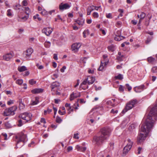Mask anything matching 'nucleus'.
Returning <instances> with one entry per match:
<instances>
[{"mask_svg":"<svg viewBox=\"0 0 157 157\" xmlns=\"http://www.w3.org/2000/svg\"><path fill=\"white\" fill-rule=\"evenodd\" d=\"M157 117V104H156L150 111L148 116L144 124L141 125L140 132L137 138V143L140 144L146 139L148 133L153 128Z\"/></svg>","mask_w":157,"mask_h":157,"instance_id":"f257e3e1","label":"nucleus"},{"mask_svg":"<svg viewBox=\"0 0 157 157\" xmlns=\"http://www.w3.org/2000/svg\"><path fill=\"white\" fill-rule=\"evenodd\" d=\"M111 132L109 128H103L100 130L101 135L100 136H95L93 137V142L98 145L102 144L109 137Z\"/></svg>","mask_w":157,"mask_h":157,"instance_id":"f03ea898","label":"nucleus"},{"mask_svg":"<svg viewBox=\"0 0 157 157\" xmlns=\"http://www.w3.org/2000/svg\"><path fill=\"white\" fill-rule=\"evenodd\" d=\"M137 103V101L136 99L131 100L127 103L125 108L122 110V113H124L128 110L132 109L134 106V105Z\"/></svg>","mask_w":157,"mask_h":157,"instance_id":"7ed1b4c3","label":"nucleus"},{"mask_svg":"<svg viewBox=\"0 0 157 157\" xmlns=\"http://www.w3.org/2000/svg\"><path fill=\"white\" fill-rule=\"evenodd\" d=\"M17 109V107L15 106L6 109L4 112V115L5 116L13 115L15 114L14 111L16 110Z\"/></svg>","mask_w":157,"mask_h":157,"instance_id":"20e7f679","label":"nucleus"},{"mask_svg":"<svg viewBox=\"0 0 157 157\" xmlns=\"http://www.w3.org/2000/svg\"><path fill=\"white\" fill-rule=\"evenodd\" d=\"M128 143L127 145L124 147L123 149V155H126L128 152V151L131 149L132 145L133 144V142L131 140L129 139L127 140Z\"/></svg>","mask_w":157,"mask_h":157,"instance_id":"39448f33","label":"nucleus"},{"mask_svg":"<svg viewBox=\"0 0 157 157\" xmlns=\"http://www.w3.org/2000/svg\"><path fill=\"white\" fill-rule=\"evenodd\" d=\"M15 138L16 139H18V140L17 141V143L18 144L20 142H24L26 138V136L23 133H19L16 136Z\"/></svg>","mask_w":157,"mask_h":157,"instance_id":"423d86ee","label":"nucleus"},{"mask_svg":"<svg viewBox=\"0 0 157 157\" xmlns=\"http://www.w3.org/2000/svg\"><path fill=\"white\" fill-rule=\"evenodd\" d=\"M52 29H50V28H44L42 30V32L45 34L47 36H49L52 33Z\"/></svg>","mask_w":157,"mask_h":157,"instance_id":"0eeeda50","label":"nucleus"},{"mask_svg":"<svg viewBox=\"0 0 157 157\" xmlns=\"http://www.w3.org/2000/svg\"><path fill=\"white\" fill-rule=\"evenodd\" d=\"M81 46V45L80 43H76L73 44L71 46L72 50L75 52L77 51Z\"/></svg>","mask_w":157,"mask_h":157,"instance_id":"6e6552de","label":"nucleus"},{"mask_svg":"<svg viewBox=\"0 0 157 157\" xmlns=\"http://www.w3.org/2000/svg\"><path fill=\"white\" fill-rule=\"evenodd\" d=\"M71 6L67 3L63 4L62 3L60 4L59 6V9L61 10H63L64 9H67L70 8Z\"/></svg>","mask_w":157,"mask_h":157,"instance_id":"1a4fd4ad","label":"nucleus"},{"mask_svg":"<svg viewBox=\"0 0 157 157\" xmlns=\"http://www.w3.org/2000/svg\"><path fill=\"white\" fill-rule=\"evenodd\" d=\"M80 93H75V94L73 93L70 95V101H71L74 100V98L80 97Z\"/></svg>","mask_w":157,"mask_h":157,"instance_id":"9d476101","label":"nucleus"},{"mask_svg":"<svg viewBox=\"0 0 157 157\" xmlns=\"http://www.w3.org/2000/svg\"><path fill=\"white\" fill-rule=\"evenodd\" d=\"M43 89L42 88H35L31 90V92L33 94H37L42 93Z\"/></svg>","mask_w":157,"mask_h":157,"instance_id":"9b49d317","label":"nucleus"},{"mask_svg":"<svg viewBox=\"0 0 157 157\" xmlns=\"http://www.w3.org/2000/svg\"><path fill=\"white\" fill-rule=\"evenodd\" d=\"M60 83L57 82H53L51 85V87L52 89V91H53L55 88L58 87L60 86Z\"/></svg>","mask_w":157,"mask_h":157,"instance_id":"f8f14e48","label":"nucleus"},{"mask_svg":"<svg viewBox=\"0 0 157 157\" xmlns=\"http://www.w3.org/2000/svg\"><path fill=\"white\" fill-rule=\"evenodd\" d=\"M13 57V56L10 53H7L3 56V59L7 61H9Z\"/></svg>","mask_w":157,"mask_h":157,"instance_id":"ddd939ff","label":"nucleus"},{"mask_svg":"<svg viewBox=\"0 0 157 157\" xmlns=\"http://www.w3.org/2000/svg\"><path fill=\"white\" fill-rule=\"evenodd\" d=\"M95 80V78L93 77L89 76L87 78V82L89 85L92 84Z\"/></svg>","mask_w":157,"mask_h":157,"instance_id":"4468645a","label":"nucleus"},{"mask_svg":"<svg viewBox=\"0 0 157 157\" xmlns=\"http://www.w3.org/2000/svg\"><path fill=\"white\" fill-rule=\"evenodd\" d=\"M33 52V50L31 48H28L26 51V54H25V57L26 58H29L32 54Z\"/></svg>","mask_w":157,"mask_h":157,"instance_id":"2eb2a0df","label":"nucleus"},{"mask_svg":"<svg viewBox=\"0 0 157 157\" xmlns=\"http://www.w3.org/2000/svg\"><path fill=\"white\" fill-rule=\"evenodd\" d=\"M85 20L81 18H79L75 22L80 25H82L84 24Z\"/></svg>","mask_w":157,"mask_h":157,"instance_id":"dca6fc26","label":"nucleus"},{"mask_svg":"<svg viewBox=\"0 0 157 157\" xmlns=\"http://www.w3.org/2000/svg\"><path fill=\"white\" fill-rule=\"evenodd\" d=\"M32 114L31 113H27L26 116L25 117V120L26 121L25 122V123L29 121H30L32 118Z\"/></svg>","mask_w":157,"mask_h":157,"instance_id":"f3484780","label":"nucleus"},{"mask_svg":"<svg viewBox=\"0 0 157 157\" xmlns=\"http://www.w3.org/2000/svg\"><path fill=\"white\" fill-rule=\"evenodd\" d=\"M94 6H92L88 8L87 9V15H90L91 12L94 10Z\"/></svg>","mask_w":157,"mask_h":157,"instance_id":"a211bd4d","label":"nucleus"},{"mask_svg":"<svg viewBox=\"0 0 157 157\" xmlns=\"http://www.w3.org/2000/svg\"><path fill=\"white\" fill-rule=\"evenodd\" d=\"M17 70L19 72H21L27 70V69L25 66H22L18 67Z\"/></svg>","mask_w":157,"mask_h":157,"instance_id":"6ab92c4d","label":"nucleus"},{"mask_svg":"<svg viewBox=\"0 0 157 157\" xmlns=\"http://www.w3.org/2000/svg\"><path fill=\"white\" fill-rule=\"evenodd\" d=\"M125 38V37L122 36H116L114 37V40L117 41H120Z\"/></svg>","mask_w":157,"mask_h":157,"instance_id":"aec40b11","label":"nucleus"},{"mask_svg":"<svg viewBox=\"0 0 157 157\" xmlns=\"http://www.w3.org/2000/svg\"><path fill=\"white\" fill-rule=\"evenodd\" d=\"M147 60L149 63L152 64H153L154 62L155 61V59L152 57H148L147 58Z\"/></svg>","mask_w":157,"mask_h":157,"instance_id":"412c9836","label":"nucleus"},{"mask_svg":"<svg viewBox=\"0 0 157 157\" xmlns=\"http://www.w3.org/2000/svg\"><path fill=\"white\" fill-rule=\"evenodd\" d=\"M83 37L84 38H86V35H88L90 34V32L89 30L87 29L84 30L83 33Z\"/></svg>","mask_w":157,"mask_h":157,"instance_id":"4be33fe9","label":"nucleus"},{"mask_svg":"<svg viewBox=\"0 0 157 157\" xmlns=\"http://www.w3.org/2000/svg\"><path fill=\"white\" fill-rule=\"evenodd\" d=\"M115 78L116 79L121 80L123 78V77L122 75L121 74H119L117 76H115Z\"/></svg>","mask_w":157,"mask_h":157,"instance_id":"5701e85b","label":"nucleus"},{"mask_svg":"<svg viewBox=\"0 0 157 157\" xmlns=\"http://www.w3.org/2000/svg\"><path fill=\"white\" fill-rule=\"evenodd\" d=\"M108 48L109 51L113 52L115 50V46L112 45L108 47Z\"/></svg>","mask_w":157,"mask_h":157,"instance_id":"b1692460","label":"nucleus"},{"mask_svg":"<svg viewBox=\"0 0 157 157\" xmlns=\"http://www.w3.org/2000/svg\"><path fill=\"white\" fill-rule=\"evenodd\" d=\"M152 38L153 37L151 36H148L147 40L145 41L146 44H148L151 41Z\"/></svg>","mask_w":157,"mask_h":157,"instance_id":"393cba45","label":"nucleus"},{"mask_svg":"<svg viewBox=\"0 0 157 157\" xmlns=\"http://www.w3.org/2000/svg\"><path fill=\"white\" fill-rule=\"evenodd\" d=\"M27 113H23L21 114L19 116V117L20 118H21L23 120H25V117L26 116Z\"/></svg>","mask_w":157,"mask_h":157,"instance_id":"a878e982","label":"nucleus"},{"mask_svg":"<svg viewBox=\"0 0 157 157\" xmlns=\"http://www.w3.org/2000/svg\"><path fill=\"white\" fill-rule=\"evenodd\" d=\"M25 123V122H22L21 120L20 119L18 121V124H17V125L19 127H21Z\"/></svg>","mask_w":157,"mask_h":157,"instance_id":"bb28decb","label":"nucleus"},{"mask_svg":"<svg viewBox=\"0 0 157 157\" xmlns=\"http://www.w3.org/2000/svg\"><path fill=\"white\" fill-rule=\"evenodd\" d=\"M45 47L47 48L50 47L51 45V43L50 42H45L44 44Z\"/></svg>","mask_w":157,"mask_h":157,"instance_id":"cd10ccee","label":"nucleus"},{"mask_svg":"<svg viewBox=\"0 0 157 157\" xmlns=\"http://www.w3.org/2000/svg\"><path fill=\"white\" fill-rule=\"evenodd\" d=\"M5 126L7 128H9L12 127L11 125L8 122L5 123Z\"/></svg>","mask_w":157,"mask_h":157,"instance_id":"c85d7f7f","label":"nucleus"},{"mask_svg":"<svg viewBox=\"0 0 157 157\" xmlns=\"http://www.w3.org/2000/svg\"><path fill=\"white\" fill-rule=\"evenodd\" d=\"M7 15L9 17H11L13 14L11 12V9H9L7 11Z\"/></svg>","mask_w":157,"mask_h":157,"instance_id":"c756f323","label":"nucleus"},{"mask_svg":"<svg viewBox=\"0 0 157 157\" xmlns=\"http://www.w3.org/2000/svg\"><path fill=\"white\" fill-rule=\"evenodd\" d=\"M23 82V80L21 79H18L16 81V83L17 84L19 85H21Z\"/></svg>","mask_w":157,"mask_h":157,"instance_id":"7c9ffc66","label":"nucleus"},{"mask_svg":"<svg viewBox=\"0 0 157 157\" xmlns=\"http://www.w3.org/2000/svg\"><path fill=\"white\" fill-rule=\"evenodd\" d=\"M62 121V120L60 117L58 116H57L56 119V122L58 123H61Z\"/></svg>","mask_w":157,"mask_h":157,"instance_id":"2f4dec72","label":"nucleus"},{"mask_svg":"<svg viewBox=\"0 0 157 157\" xmlns=\"http://www.w3.org/2000/svg\"><path fill=\"white\" fill-rule=\"evenodd\" d=\"M29 82L30 84L33 85L36 83V81L34 80V79H32L29 81Z\"/></svg>","mask_w":157,"mask_h":157,"instance_id":"473e14b6","label":"nucleus"},{"mask_svg":"<svg viewBox=\"0 0 157 157\" xmlns=\"http://www.w3.org/2000/svg\"><path fill=\"white\" fill-rule=\"evenodd\" d=\"M124 86H123L121 85H120L119 88V90L121 92H123L124 91Z\"/></svg>","mask_w":157,"mask_h":157,"instance_id":"72a5a7b5","label":"nucleus"},{"mask_svg":"<svg viewBox=\"0 0 157 157\" xmlns=\"http://www.w3.org/2000/svg\"><path fill=\"white\" fill-rule=\"evenodd\" d=\"M103 63H102V61H101V63L100 67L98 69V70L99 71H101L103 69Z\"/></svg>","mask_w":157,"mask_h":157,"instance_id":"f704fd0d","label":"nucleus"},{"mask_svg":"<svg viewBox=\"0 0 157 157\" xmlns=\"http://www.w3.org/2000/svg\"><path fill=\"white\" fill-rule=\"evenodd\" d=\"M157 67L155 66L153 67L151 69V71L153 73H155L157 72Z\"/></svg>","mask_w":157,"mask_h":157,"instance_id":"c9c22d12","label":"nucleus"},{"mask_svg":"<svg viewBox=\"0 0 157 157\" xmlns=\"http://www.w3.org/2000/svg\"><path fill=\"white\" fill-rule=\"evenodd\" d=\"M35 101H33L32 103V105H34L37 104L38 102V101L37 100V97L35 98Z\"/></svg>","mask_w":157,"mask_h":157,"instance_id":"e433bc0d","label":"nucleus"},{"mask_svg":"<svg viewBox=\"0 0 157 157\" xmlns=\"http://www.w3.org/2000/svg\"><path fill=\"white\" fill-rule=\"evenodd\" d=\"M118 12L120 13L119 16L120 17H122L123 16L122 13L124 12L123 10L119 9L118 10Z\"/></svg>","mask_w":157,"mask_h":157,"instance_id":"4c0bfd02","label":"nucleus"},{"mask_svg":"<svg viewBox=\"0 0 157 157\" xmlns=\"http://www.w3.org/2000/svg\"><path fill=\"white\" fill-rule=\"evenodd\" d=\"M41 13L43 15H47L48 14V13L45 10H43L41 12Z\"/></svg>","mask_w":157,"mask_h":157,"instance_id":"58836bf2","label":"nucleus"},{"mask_svg":"<svg viewBox=\"0 0 157 157\" xmlns=\"http://www.w3.org/2000/svg\"><path fill=\"white\" fill-rule=\"evenodd\" d=\"M93 16L95 18L98 17L99 15L98 13L97 12H94L93 14Z\"/></svg>","mask_w":157,"mask_h":157,"instance_id":"ea45409f","label":"nucleus"},{"mask_svg":"<svg viewBox=\"0 0 157 157\" xmlns=\"http://www.w3.org/2000/svg\"><path fill=\"white\" fill-rule=\"evenodd\" d=\"M145 14L144 13L142 12L141 14L140 15V18L143 19L145 17Z\"/></svg>","mask_w":157,"mask_h":157,"instance_id":"a19ab883","label":"nucleus"},{"mask_svg":"<svg viewBox=\"0 0 157 157\" xmlns=\"http://www.w3.org/2000/svg\"><path fill=\"white\" fill-rule=\"evenodd\" d=\"M25 107V105L22 103L20 102L19 103V108L20 109H22Z\"/></svg>","mask_w":157,"mask_h":157,"instance_id":"79ce46f5","label":"nucleus"},{"mask_svg":"<svg viewBox=\"0 0 157 157\" xmlns=\"http://www.w3.org/2000/svg\"><path fill=\"white\" fill-rule=\"evenodd\" d=\"M136 128V126L134 124H131L129 127V129H134Z\"/></svg>","mask_w":157,"mask_h":157,"instance_id":"37998d69","label":"nucleus"},{"mask_svg":"<svg viewBox=\"0 0 157 157\" xmlns=\"http://www.w3.org/2000/svg\"><path fill=\"white\" fill-rule=\"evenodd\" d=\"M137 89L138 90H143V88L144 87V86L143 85H141L140 86H137Z\"/></svg>","mask_w":157,"mask_h":157,"instance_id":"c03bdc74","label":"nucleus"},{"mask_svg":"<svg viewBox=\"0 0 157 157\" xmlns=\"http://www.w3.org/2000/svg\"><path fill=\"white\" fill-rule=\"evenodd\" d=\"M125 86L127 87L128 91H130L132 89V87L130 86L128 84H126Z\"/></svg>","mask_w":157,"mask_h":157,"instance_id":"a18cd8bd","label":"nucleus"},{"mask_svg":"<svg viewBox=\"0 0 157 157\" xmlns=\"http://www.w3.org/2000/svg\"><path fill=\"white\" fill-rule=\"evenodd\" d=\"M87 82V78L85 79L84 80L82 83L80 85V87L81 86H82V85H86Z\"/></svg>","mask_w":157,"mask_h":157,"instance_id":"49530a36","label":"nucleus"},{"mask_svg":"<svg viewBox=\"0 0 157 157\" xmlns=\"http://www.w3.org/2000/svg\"><path fill=\"white\" fill-rule=\"evenodd\" d=\"M106 17L108 18L111 19L112 18V14L111 13L107 14L106 15Z\"/></svg>","mask_w":157,"mask_h":157,"instance_id":"de8ad7c7","label":"nucleus"},{"mask_svg":"<svg viewBox=\"0 0 157 157\" xmlns=\"http://www.w3.org/2000/svg\"><path fill=\"white\" fill-rule=\"evenodd\" d=\"M36 66L39 69H41L43 68L44 66L42 65H39V64L38 63H37L36 64Z\"/></svg>","mask_w":157,"mask_h":157,"instance_id":"09e8293b","label":"nucleus"},{"mask_svg":"<svg viewBox=\"0 0 157 157\" xmlns=\"http://www.w3.org/2000/svg\"><path fill=\"white\" fill-rule=\"evenodd\" d=\"M124 56L123 55L121 56H118L117 57V59L119 61H121L122 60V58Z\"/></svg>","mask_w":157,"mask_h":157,"instance_id":"8fccbe9b","label":"nucleus"},{"mask_svg":"<svg viewBox=\"0 0 157 157\" xmlns=\"http://www.w3.org/2000/svg\"><path fill=\"white\" fill-rule=\"evenodd\" d=\"M134 90L136 93H140V92L141 90H138L137 86L135 87L134 88Z\"/></svg>","mask_w":157,"mask_h":157,"instance_id":"3c124183","label":"nucleus"},{"mask_svg":"<svg viewBox=\"0 0 157 157\" xmlns=\"http://www.w3.org/2000/svg\"><path fill=\"white\" fill-rule=\"evenodd\" d=\"M111 113L113 114L117 113H118V110H115L113 109H112L111 111Z\"/></svg>","mask_w":157,"mask_h":157,"instance_id":"603ef678","label":"nucleus"},{"mask_svg":"<svg viewBox=\"0 0 157 157\" xmlns=\"http://www.w3.org/2000/svg\"><path fill=\"white\" fill-rule=\"evenodd\" d=\"M78 133H76V134H74V136L73 137L75 139H78L79 138V137L78 136Z\"/></svg>","mask_w":157,"mask_h":157,"instance_id":"864d4df0","label":"nucleus"},{"mask_svg":"<svg viewBox=\"0 0 157 157\" xmlns=\"http://www.w3.org/2000/svg\"><path fill=\"white\" fill-rule=\"evenodd\" d=\"M22 4L24 6H26L28 4L27 0H24L22 1Z\"/></svg>","mask_w":157,"mask_h":157,"instance_id":"5fc2aeb1","label":"nucleus"},{"mask_svg":"<svg viewBox=\"0 0 157 157\" xmlns=\"http://www.w3.org/2000/svg\"><path fill=\"white\" fill-rule=\"evenodd\" d=\"M121 31L119 30H118L117 32L116 33V36H121Z\"/></svg>","mask_w":157,"mask_h":157,"instance_id":"6e6d98bb","label":"nucleus"},{"mask_svg":"<svg viewBox=\"0 0 157 157\" xmlns=\"http://www.w3.org/2000/svg\"><path fill=\"white\" fill-rule=\"evenodd\" d=\"M68 111H69V113H71V112H70V111H71L72 112L73 111H74V109L73 108H71V106H70L69 107L68 109Z\"/></svg>","mask_w":157,"mask_h":157,"instance_id":"4d7b16f0","label":"nucleus"},{"mask_svg":"<svg viewBox=\"0 0 157 157\" xmlns=\"http://www.w3.org/2000/svg\"><path fill=\"white\" fill-rule=\"evenodd\" d=\"M66 67L63 66L62 68L60 69V71L62 72H63L64 71V70L66 69Z\"/></svg>","mask_w":157,"mask_h":157,"instance_id":"13d9d810","label":"nucleus"},{"mask_svg":"<svg viewBox=\"0 0 157 157\" xmlns=\"http://www.w3.org/2000/svg\"><path fill=\"white\" fill-rule=\"evenodd\" d=\"M2 135L5 137V138H4L5 140H7V135L6 133H2Z\"/></svg>","mask_w":157,"mask_h":157,"instance_id":"bf43d9fd","label":"nucleus"},{"mask_svg":"<svg viewBox=\"0 0 157 157\" xmlns=\"http://www.w3.org/2000/svg\"><path fill=\"white\" fill-rule=\"evenodd\" d=\"M29 9L28 7L25 8V13L27 15L29 14Z\"/></svg>","mask_w":157,"mask_h":157,"instance_id":"052dcab7","label":"nucleus"},{"mask_svg":"<svg viewBox=\"0 0 157 157\" xmlns=\"http://www.w3.org/2000/svg\"><path fill=\"white\" fill-rule=\"evenodd\" d=\"M142 149V148L140 147H139L138 148V150H137V151H138L137 153L138 154H140V151H141Z\"/></svg>","mask_w":157,"mask_h":157,"instance_id":"680f3d73","label":"nucleus"},{"mask_svg":"<svg viewBox=\"0 0 157 157\" xmlns=\"http://www.w3.org/2000/svg\"><path fill=\"white\" fill-rule=\"evenodd\" d=\"M82 147L78 145H76V148L77 149L78 151H80Z\"/></svg>","mask_w":157,"mask_h":157,"instance_id":"e2e57ef3","label":"nucleus"},{"mask_svg":"<svg viewBox=\"0 0 157 157\" xmlns=\"http://www.w3.org/2000/svg\"><path fill=\"white\" fill-rule=\"evenodd\" d=\"M53 58L54 59L57 60L58 59L57 55L56 54H54L53 55Z\"/></svg>","mask_w":157,"mask_h":157,"instance_id":"0e129e2a","label":"nucleus"},{"mask_svg":"<svg viewBox=\"0 0 157 157\" xmlns=\"http://www.w3.org/2000/svg\"><path fill=\"white\" fill-rule=\"evenodd\" d=\"M13 103V100H10L7 102V104L8 105H10L11 104Z\"/></svg>","mask_w":157,"mask_h":157,"instance_id":"69168bd1","label":"nucleus"},{"mask_svg":"<svg viewBox=\"0 0 157 157\" xmlns=\"http://www.w3.org/2000/svg\"><path fill=\"white\" fill-rule=\"evenodd\" d=\"M72 150V147L71 146H69L67 148L68 152H69Z\"/></svg>","mask_w":157,"mask_h":157,"instance_id":"338daca9","label":"nucleus"},{"mask_svg":"<svg viewBox=\"0 0 157 157\" xmlns=\"http://www.w3.org/2000/svg\"><path fill=\"white\" fill-rule=\"evenodd\" d=\"M40 122H43L44 124H45L46 122L45 119L43 118H42L41 119Z\"/></svg>","mask_w":157,"mask_h":157,"instance_id":"774afa93","label":"nucleus"}]
</instances>
